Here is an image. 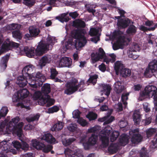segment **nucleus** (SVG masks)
<instances>
[{
    "label": "nucleus",
    "instance_id": "nucleus-16",
    "mask_svg": "<svg viewBox=\"0 0 157 157\" xmlns=\"http://www.w3.org/2000/svg\"><path fill=\"white\" fill-rule=\"evenodd\" d=\"M19 45V44L18 43L7 40L2 44V50L3 51H7L10 50L11 48H17Z\"/></svg>",
    "mask_w": 157,
    "mask_h": 157
},
{
    "label": "nucleus",
    "instance_id": "nucleus-36",
    "mask_svg": "<svg viewBox=\"0 0 157 157\" xmlns=\"http://www.w3.org/2000/svg\"><path fill=\"white\" fill-rule=\"evenodd\" d=\"M63 126L62 122L58 121L52 128L51 129L52 131H59L62 129Z\"/></svg>",
    "mask_w": 157,
    "mask_h": 157
},
{
    "label": "nucleus",
    "instance_id": "nucleus-13",
    "mask_svg": "<svg viewBox=\"0 0 157 157\" xmlns=\"http://www.w3.org/2000/svg\"><path fill=\"white\" fill-rule=\"evenodd\" d=\"M98 139V136L97 135H95L94 134H92L88 139L86 143L83 144L85 149L87 150L91 148L93 146L96 144Z\"/></svg>",
    "mask_w": 157,
    "mask_h": 157
},
{
    "label": "nucleus",
    "instance_id": "nucleus-22",
    "mask_svg": "<svg viewBox=\"0 0 157 157\" xmlns=\"http://www.w3.org/2000/svg\"><path fill=\"white\" fill-rule=\"evenodd\" d=\"M41 139L46 141L48 143L55 144L56 140L52 136L50 133H45L42 135Z\"/></svg>",
    "mask_w": 157,
    "mask_h": 157
},
{
    "label": "nucleus",
    "instance_id": "nucleus-35",
    "mask_svg": "<svg viewBox=\"0 0 157 157\" xmlns=\"http://www.w3.org/2000/svg\"><path fill=\"white\" fill-rule=\"evenodd\" d=\"M149 147L150 150L152 151H154L157 149V137L155 136L153 140H152L150 144Z\"/></svg>",
    "mask_w": 157,
    "mask_h": 157
},
{
    "label": "nucleus",
    "instance_id": "nucleus-19",
    "mask_svg": "<svg viewBox=\"0 0 157 157\" xmlns=\"http://www.w3.org/2000/svg\"><path fill=\"white\" fill-rule=\"evenodd\" d=\"M20 140L22 142L21 144L18 141H13L12 142L13 146L18 150H20V149L24 150H28L29 148V145L25 142L22 141L21 139H20Z\"/></svg>",
    "mask_w": 157,
    "mask_h": 157
},
{
    "label": "nucleus",
    "instance_id": "nucleus-64",
    "mask_svg": "<svg viewBox=\"0 0 157 157\" xmlns=\"http://www.w3.org/2000/svg\"><path fill=\"white\" fill-rule=\"evenodd\" d=\"M59 110V108L57 106H54L52 108H49L48 112L49 113H53L57 112Z\"/></svg>",
    "mask_w": 157,
    "mask_h": 157
},
{
    "label": "nucleus",
    "instance_id": "nucleus-6",
    "mask_svg": "<svg viewBox=\"0 0 157 157\" xmlns=\"http://www.w3.org/2000/svg\"><path fill=\"white\" fill-rule=\"evenodd\" d=\"M84 81L81 80L79 83L78 80L75 78H72L71 80L67 83L66 88L64 91V93L67 95H70L79 90L81 91L85 89Z\"/></svg>",
    "mask_w": 157,
    "mask_h": 157
},
{
    "label": "nucleus",
    "instance_id": "nucleus-18",
    "mask_svg": "<svg viewBox=\"0 0 157 157\" xmlns=\"http://www.w3.org/2000/svg\"><path fill=\"white\" fill-rule=\"evenodd\" d=\"M125 39L124 36H119L117 41L113 45V49L116 50L120 48L123 49L125 43Z\"/></svg>",
    "mask_w": 157,
    "mask_h": 157
},
{
    "label": "nucleus",
    "instance_id": "nucleus-59",
    "mask_svg": "<svg viewBox=\"0 0 157 157\" xmlns=\"http://www.w3.org/2000/svg\"><path fill=\"white\" fill-rule=\"evenodd\" d=\"M139 29L144 32L146 31L147 30L154 31L155 30V27H153L152 28H147L143 25H141L139 27Z\"/></svg>",
    "mask_w": 157,
    "mask_h": 157
},
{
    "label": "nucleus",
    "instance_id": "nucleus-61",
    "mask_svg": "<svg viewBox=\"0 0 157 157\" xmlns=\"http://www.w3.org/2000/svg\"><path fill=\"white\" fill-rule=\"evenodd\" d=\"M151 118L150 117L147 118L146 117V119L143 120L142 121V124L145 126L148 125L151 123Z\"/></svg>",
    "mask_w": 157,
    "mask_h": 157
},
{
    "label": "nucleus",
    "instance_id": "nucleus-24",
    "mask_svg": "<svg viewBox=\"0 0 157 157\" xmlns=\"http://www.w3.org/2000/svg\"><path fill=\"white\" fill-rule=\"evenodd\" d=\"M40 117V114L37 113L36 114L30 115L29 117L26 118V120L29 122H33L34 123V125H35L37 124Z\"/></svg>",
    "mask_w": 157,
    "mask_h": 157
},
{
    "label": "nucleus",
    "instance_id": "nucleus-33",
    "mask_svg": "<svg viewBox=\"0 0 157 157\" xmlns=\"http://www.w3.org/2000/svg\"><path fill=\"white\" fill-rule=\"evenodd\" d=\"M100 29L99 28H92L89 32V34L91 36H100L101 34L99 32Z\"/></svg>",
    "mask_w": 157,
    "mask_h": 157
},
{
    "label": "nucleus",
    "instance_id": "nucleus-42",
    "mask_svg": "<svg viewBox=\"0 0 157 157\" xmlns=\"http://www.w3.org/2000/svg\"><path fill=\"white\" fill-rule=\"evenodd\" d=\"M101 129V127L99 125H95L94 127L89 128L87 132L88 133L94 132L98 133Z\"/></svg>",
    "mask_w": 157,
    "mask_h": 157
},
{
    "label": "nucleus",
    "instance_id": "nucleus-3",
    "mask_svg": "<svg viewBox=\"0 0 157 157\" xmlns=\"http://www.w3.org/2000/svg\"><path fill=\"white\" fill-rule=\"evenodd\" d=\"M56 42L55 37L48 35L46 39V43L45 44L40 41L35 50V48L33 47L25 46L24 51L26 56L29 57H32L35 54L37 56H41L49 49L50 46L52 47Z\"/></svg>",
    "mask_w": 157,
    "mask_h": 157
},
{
    "label": "nucleus",
    "instance_id": "nucleus-29",
    "mask_svg": "<svg viewBox=\"0 0 157 157\" xmlns=\"http://www.w3.org/2000/svg\"><path fill=\"white\" fill-rule=\"evenodd\" d=\"M29 33L33 37L37 36L40 32L39 29L35 26H32L29 27Z\"/></svg>",
    "mask_w": 157,
    "mask_h": 157
},
{
    "label": "nucleus",
    "instance_id": "nucleus-5",
    "mask_svg": "<svg viewBox=\"0 0 157 157\" xmlns=\"http://www.w3.org/2000/svg\"><path fill=\"white\" fill-rule=\"evenodd\" d=\"M86 34V30L82 29L72 31L71 35L75 39V46L76 48L83 47L86 44L87 40L85 36Z\"/></svg>",
    "mask_w": 157,
    "mask_h": 157
},
{
    "label": "nucleus",
    "instance_id": "nucleus-25",
    "mask_svg": "<svg viewBox=\"0 0 157 157\" xmlns=\"http://www.w3.org/2000/svg\"><path fill=\"white\" fill-rule=\"evenodd\" d=\"M114 90L117 94L121 93L124 89V86L120 81L116 82L114 85Z\"/></svg>",
    "mask_w": 157,
    "mask_h": 157
},
{
    "label": "nucleus",
    "instance_id": "nucleus-45",
    "mask_svg": "<svg viewBox=\"0 0 157 157\" xmlns=\"http://www.w3.org/2000/svg\"><path fill=\"white\" fill-rule=\"evenodd\" d=\"M79 2L71 0L70 1H68L67 2V4L68 6L74 8H77L79 6Z\"/></svg>",
    "mask_w": 157,
    "mask_h": 157
},
{
    "label": "nucleus",
    "instance_id": "nucleus-37",
    "mask_svg": "<svg viewBox=\"0 0 157 157\" xmlns=\"http://www.w3.org/2000/svg\"><path fill=\"white\" fill-rule=\"evenodd\" d=\"M76 140V138L72 137L69 139H65L62 140V143L64 145L67 146L70 145Z\"/></svg>",
    "mask_w": 157,
    "mask_h": 157
},
{
    "label": "nucleus",
    "instance_id": "nucleus-44",
    "mask_svg": "<svg viewBox=\"0 0 157 157\" xmlns=\"http://www.w3.org/2000/svg\"><path fill=\"white\" fill-rule=\"evenodd\" d=\"M8 112V108L6 107H3L0 111V119L4 118Z\"/></svg>",
    "mask_w": 157,
    "mask_h": 157
},
{
    "label": "nucleus",
    "instance_id": "nucleus-41",
    "mask_svg": "<svg viewBox=\"0 0 157 157\" xmlns=\"http://www.w3.org/2000/svg\"><path fill=\"white\" fill-rule=\"evenodd\" d=\"M67 13H62L61 14L60 16L57 17H56V19L62 22L64 21L67 22L69 20L68 17H66V16L67 15Z\"/></svg>",
    "mask_w": 157,
    "mask_h": 157
},
{
    "label": "nucleus",
    "instance_id": "nucleus-14",
    "mask_svg": "<svg viewBox=\"0 0 157 157\" xmlns=\"http://www.w3.org/2000/svg\"><path fill=\"white\" fill-rule=\"evenodd\" d=\"M64 152L66 157H83L82 151L79 149H77L75 152L67 148L65 149Z\"/></svg>",
    "mask_w": 157,
    "mask_h": 157
},
{
    "label": "nucleus",
    "instance_id": "nucleus-23",
    "mask_svg": "<svg viewBox=\"0 0 157 157\" xmlns=\"http://www.w3.org/2000/svg\"><path fill=\"white\" fill-rule=\"evenodd\" d=\"M130 137L129 136L125 134H122L119 140V144L121 146H124L128 144Z\"/></svg>",
    "mask_w": 157,
    "mask_h": 157
},
{
    "label": "nucleus",
    "instance_id": "nucleus-34",
    "mask_svg": "<svg viewBox=\"0 0 157 157\" xmlns=\"http://www.w3.org/2000/svg\"><path fill=\"white\" fill-rule=\"evenodd\" d=\"M133 119L135 125L140 124V115L139 112H134L133 115Z\"/></svg>",
    "mask_w": 157,
    "mask_h": 157
},
{
    "label": "nucleus",
    "instance_id": "nucleus-32",
    "mask_svg": "<svg viewBox=\"0 0 157 157\" xmlns=\"http://www.w3.org/2000/svg\"><path fill=\"white\" fill-rule=\"evenodd\" d=\"M102 87L103 90L101 91L107 96H108L110 94V91L112 90V88L109 84L102 85Z\"/></svg>",
    "mask_w": 157,
    "mask_h": 157
},
{
    "label": "nucleus",
    "instance_id": "nucleus-49",
    "mask_svg": "<svg viewBox=\"0 0 157 157\" xmlns=\"http://www.w3.org/2000/svg\"><path fill=\"white\" fill-rule=\"evenodd\" d=\"M136 52L132 50H129L128 52V57L132 58L133 59H136L139 56L136 54Z\"/></svg>",
    "mask_w": 157,
    "mask_h": 157
},
{
    "label": "nucleus",
    "instance_id": "nucleus-50",
    "mask_svg": "<svg viewBox=\"0 0 157 157\" xmlns=\"http://www.w3.org/2000/svg\"><path fill=\"white\" fill-rule=\"evenodd\" d=\"M13 36L16 39H21L22 38L21 33L19 30H17L12 32Z\"/></svg>",
    "mask_w": 157,
    "mask_h": 157
},
{
    "label": "nucleus",
    "instance_id": "nucleus-58",
    "mask_svg": "<svg viewBox=\"0 0 157 157\" xmlns=\"http://www.w3.org/2000/svg\"><path fill=\"white\" fill-rule=\"evenodd\" d=\"M146 148L145 147H143L140 152V157H148V154L146 151Z\"/></svg>",
    "mask_w": 157,
    "mask_h": 157
},
{
    "label": "nucleus",
    "instance_id": "nucleus-31",
    "mask_svg": "<svg viewBox=\"0 0 157 157\" xmlns=\"http://www.w3.org/2000/svg\"><path fill=\"white\" fill-rule=\"evenodd\" d=\"M73 26L78 28H84L85 26L84 21L82 20L78 19L73 22Z\"/></svg>",
    "mask_w": 157,
    "mask_h": 157
},
{
    "label": "nucleus",
    "instance_id": "nucleus-2",
    "mask_svg": "<svg viewBox=\"0 0 157 157\" xmlns=\"http://www.w3.org/2000/svg\"><path fill=\"white\" fill-rule=\"evenodd\" d=\"M19 117H16L11 119L7 123V119H5L0 123V132L2 134H9L12 132L16 134L20 137L23 134L22 128L24 123L21 122Z\"/></svg>",
    "mask_w": 157,
    "mask_h": 157
},
{
    "label": "nucleus",
    "instance_id": "nucleus-7",
    "mask_svg": "<svg viewBox=\"0 0 157 157\" xmlns=\"http://www.w3.org/2000/svg\"><path fill=\"white\" fill-rule=\"evenodd\" d=\"M153 97L155 107V111H157V89L153 85L147 86L143 91L140 94V98L141 97L145 96Z\"/></svg>",
    "mask_w": 157,
    "mask_h": 157
},
{
    "label": "nucleus",
    "instance_id": "nucleus-27",
    "mask_svg": "<svg viewBox=\"0 0 157 157\" xmlns=\"http://www.w3.org/2000/svg\"><path fill=\"white\" fill-rule=\"evenodd\" d=\"M118 149V144H111L108 148V152L110 154H114L117 152Z\"/></svg>",
    "mask_w": 157,
    "mask_h": 157
},
{
    "label": "nucleus",
    "instance_id": "nucleus-48",
    "mask_svg": "<svg viewBox=\"0 0 157 157\" xmlns=\"http://www.w3.org/2000/svg\"><path fill=\"white\" fill-rule=\"evenodd\" d=\"M97 115L93 112H90L86 115V117L90 121L94 120L97 118Z\"/></svg>",
    "mask_w": 157,
    "mask_h": 157
},
{
    "label": "nucleus",
    "instance_id": "nucleus-56",
    "mask_svg": "<svg viewBox=\"0 0 157 157\" xmlns=\"http://www.w3.org/2000/svg\"><path fill=\"white\" fill-rule=\"evenodd\" d=\"M77 122L82 127H85L87 125L88 123L82 118H78L77 120Z\"/></svg>",
    "mask_w": 157,
    "mask_h": 157
},
{
    "label": "nucleus",
    "instance_id": "nucleus-17",
    "mask_svg": "<svg viewBox=\"0 0 157 157\" xmlns=\"http://www.w3.org/2000/svg\"><path fill=\"white\" fill-rule=\"evenodd\" d=\"M72 64V59L70 58L66 57L62 58L56 64L59 65V67H66L69 68L71 67Z\"/></svg>",
    "mask_w": 157,
    "mask_h": 157
},
{
    "label": "nucleus",
    "instance_id": "nucleus-20",
    "mask_svg": "<svg viewBox=\"0 0 157 157\" xmlns=\"http://www.w3.org/2000/svg\"><path fill=\"white\" fill-rule=\"evenodd\" d=\"M133 22L128 18H121L117 20V25L119 29H124L127 27L129 24Z\"/></svg>",
    "mask_w": 157,
    "mask_h": 157
},
{
    "label": "nucleus",
    "instance_id": "nucleus-52",
    "mask_svg": "<svg viewBox=\"0 0 157 157\" xmlns=\"http://www.w3.org/2000/svg\"><path fill=\"white\" fill-rule=\"evenodd\" d=\"M67 128L70 132H74L76 130L77 125L75 124L71 123L67 127Z\"/></svg>",
    "mask_w": 157,
    "mask_h": 157
},
{
    "label": "nucleus",
    "instance_id": "nucleus-11",
    "mask_svg": "<svg viewBox=\"0 0 157 157\" xmlns=\"http://www.w3.org/2000/svg\"><path fill=\"white\" fill-rule=\"evenodd\" d=\"M154 73L157 74V60L155 59L151 61L149 63L144 74L145 76L149 77L153 75Z\"/></svg>",
    "mask_w": 157,
    "mask_h": 157
},
{
    "label": "nucleus",
    "instance_id": "nucleus-43",
    "mask_svg": "<svg viewBox=\"0 0 157 157\" xmlns=\"http://www.w3.org/2000/svg\"><path fill=\"white\" fill-rule=\"evenodd\" d=\"M129 95V93H124L121 96V100L123 103V105L125 106V108H126L127 105V100L128 99V96Z\"/></svg>",
    "mask_w": 157,
    "mask_h": 157
},
{
    "label": "nucleus",
    "instance_id": "nucleus-39",
    "mask_svg": "<svg viewBox=\"0 0 157 157\" xmlns=\"http://www.w3.org/2000/svg\"><path fill=\"white\" fill-rule=\"evenodd\" d=\"M123 68V65L121 61H117L114 64V69L116 73L120 71Z\"/></svg>",
    "mask_w": 157,
    "mask_h": 157
},
{
    "label": "nucleus",
    "instance_id": "nucleus-54",
    "mask_svg": "<svg viewBox=\"0 0 157 157\" xmlns=\"http://www.w3.org/2000/svg\"><path fill=\"white\" fill-rule=\"evenodd\" d=\"M61 0H48V3L49 5L53 6H58V3Z\"/></svg>",
    "mask_w": 157,
    "mask_h": 157
},
{
    "label": "nucleus",
    "instance_id": "nucleus-26",
    "mask_svg": "<svg viewBox=\"0 0 157 157\" xmlns=\"http://www.w3.org/2000/svg\"><path fill=\"white\" fill-rule=\"evenodd\" d=\"M114 120V118L113 116H105L102 118L98 119V121L101 122H104V125L109 124L112 122Z\"/></svg>",
    "mask_w": 157,
    "mask_h": 157
},
{
    "label": "nucleus",
    "instance_id": "nucleus-57",
    "mask_svg": "<svg viewBox=\"0 0 157 157\" xmlns=\"http://www.w3.org/2000/svg\"><path fill=\"white\" fill-rule=\"evenodd\" d=\"M129 50H132L136 52L140 50V47L138 44L133 43Z\"/></svg>",
    "mask_w": 157,
    "mask_h": 157
},
{
    "label": "nucleus",
    "instance_id": "nucleus-38",
    "mask_svg": "<svg viewBox=\"0 0 157 157\" xmlns=\"http://www.w3.org/2000/svg\"><path fill=\"white\" fill-rule=\"evenodd\" d=\"M121 75L124 77H126L130 75L131 71L127 68H123L120 71Z\"/></svg>",
    "mask_w": 157,
    "mask_h": 157
},
{
    "label": "nucleus",
    "instance_id": "nucleus-15",
    "mask_svg": "<svg viewBox=\"0 0 157 157\" xmlns=\"http://www.w3.org/2000/svg\"><path fill=\"white\" fill-rule=\"evenodd\" d=\"M139 132V129L138 128L129 131L130 134L131 132L134 133L131 139V141L132 143L137 144L141 142L143 139V136L139 133H135Z\"/></svg>",
    "mask_w": 157,
    "mask_h": 157
},
{
    "label": "nucleus",
    "instance_id": "nucleus-12",
    "mask_svg": "<svg viewBox=\"0 0 157 157\" xmlns=\"http://www.w3.org/2000/svg\"><path fill=\"white\" fill-rule=\"evenodd\" d=\"M29 94V92L26 89H20L15 93L12 97L13 102H17L20 99L23 100L27 98Z\"/></svg>",
    "mask_w": 157,
    "mask_h": 157
},
{
    "label": "nucleus",
    "instance_id": "nucleus-4",
    "mask_svg": "<svg viewBox=\"0 0 157 157\" xmlns=\"http://www.w3.org/2000/svg\"><path fill=\"white\" fill-rule=\"evenodd\" d=\"M116 56L114 54H111L106 56L103 49L100 48L98 52L93 53L91 54V63L92 64L98 61H103L108 64L109 62H114L116 59Z\"/></svg>",
    "mask_w": 157,
    "mask_h": 157
},
{
    "label": "nucleus",
    "instance_id": "nucleus-55",
    "mask_svg": "<svg viewBox=\"0 0 157 157\" xmlns=\"http://www.w3.org/2000/svg\"><path fill=\"white\" fill-rule=\"evenodd\" d=\"M51 75L50 78L51 79L54 78L58 74V72L56 69L54 68H51L50 69Z\"/></svg>",
    "mask_w": 157,
    "mask_h": 157
},
{
    "label": "nucleus",
    "instance_id": "nucleus-21",
    "mask_svg": "<svg viewBox=\"0 0 157 157\" xmlns=\"http://www.w3.org/2000/svg\"><path fill=\"white\" fill-rule=\"evenodd\" d=\"M52 56L50 55L46 54L42 57L40 59L39 65L41 68L44 66L47 63H49L51 62Z\"/></svg>",
    "mask_w": 157,
    "mask_h": 157
},
{
    "label": "nucleus",
    "instance_id": "nucleus-62",
    "mask_svg": "<svg viewBox=\"0 0 157 157\" xmlns=\"http://www.w3.org/2000/svg\"><path fill=\"white\" fill-rule=\"evenodd\" d=\"M80 112L78 110H74L72 113L73 117L74 118H80Z\"/></svg>",
    "mask_w": 157,
    "mask_h": 157
},
{
    "label": "nucleus",
    "instance_id": "nucleus-63",
    "mask_svg": "<svg viewBox=\"0 0 157 157\" xmlns=\"http://www.w3.org/2000/svg\"><path fill=\"white\" fill-rule=\"evenodd\" d=\"M23 3L25 5L28 6H32L34 3L33 0H23Z\"/></svg>",
    "mask_w": 157,
    "mask_h": 157
},
{
    "label": "nucleus",
    "instance_id": "nucleus-51",
    "mask_svg": "<svg viewBox=\"0 0 157 157\" xmlns=\"http://www.w3.org/2000/svg\"><path fill=\"white\" fill-rule=\"evenodd\" d=\"M98 77V76L95 75L92 76H90L87 81V82L92 83L93 85H94L96 83Z\"/></svg>",
    "mask_w": 157,
    "mask_h": 157
},
{
    "label": "nucleus",
    "instance_id": "nucleus-10",
    "mask_svg": "<svg viewBox=\"0 0 157 157\" xmlns=\"http://www.w3.org/2000/svg\"><path fill=\"white\" fill-rule=\"evenodd\" d=\"M32 144L34 148L37 150H42L45 153H48L52 148L51 145H45L44 144L37 141L36 139L32 140Z\"/></svg>",
    "mask_w": 157,
    "mask_h": 157
},
{
    "label": "nucleus",
    "instance_id": "nucleus-28",
    "mask_svg": "<svg viewBox=\"0 0 157 157\" xmlns=\"http://www.w3.org/2000/svg\"><path fill=\"white\" fill-rule=\"evenodd\" d=\"M9 58V56L6 55L3 57L1 59V63L0 64V66L1 69L3 71H4L6 69L7 67V63Z\"/></svg>",
    "mask_w": 157,
    "mask_h": 157
},
{
    "label": "nucleus",
    "instance_id": "nucleus-40",
    "mask_svg": "<svg viewBox=\"0 0 157 157\" xmlns=\"http://www.w3.org/2000/svg\"><path fill=\"white\" fill-rule=\"evenodd\" d=\"M41 89L43 93L45 95H48L50 92V86L49 84H44Z\"/></svg>",
    "mask_w": 157,
    "mask_h": 157
},
{
    "label": "nucleus",
    "instance_id": "nucleus-53",
    "mask_svg": "<svg viewBox=\"0 0 157 157\" xmlns=\"http://www.w3.org/2000/svg\"><path fill=\"white\" fill-rule=\"evenodd\" d=\"M145 25L148 26V28L155 27V29L157 28V23L155 24L152 21H147L145 22Z\"/></svg>",
    "mask_w": 157,
    "mask_h": 157
},
{
    "label": "nucleus",
    "instance_id": "nucleus-8",
    "mask_svg": "<svg viewBox=\"0 0 157 157\" xmlns=\"http://www.w3.org/2000/svg\"><path fill=\"white\" fill-rule=\"evenodd\" d=\"M33 98L34 100H38L39 105H43L47 103L46 106L49 107L53 104L54 101L49 98L48 95H43L42 93L40 91H37L34 94Z\"/></svg>",
    "mask_w": 157,
    "mask_h": 157
},
{
    "label": "nucleus",
    "instance_id": "nucleus-47",
    "mask_svg": "<svg viewBox=\"0 0 157 157\" xmlns=\"http://www.w3.org/2000/svg\"><path fill=\"white\" fill-rule=\"evenodd\" d=\"M156 131V129L155 128H150L148 129L146 131L147 138H149L151 137L153 134H154Z\"/></svg>",
    "mask_w": 157,
    "mask_h": 157
},
{
    "label": "nucleus",
    "instance_id": "nucleus-1",
    "mask_svg": "<svg viewBox=\"0 0 157 157\" xmlns=\"http://www.w3.org/2000/svg\"><path fill=\"white\" fill-rule=\"evenodd\" d=\"M34 68V67L31 64L26 65L23 68L22 75L19 76L17 79L16 83L20 87H24L28 83L31 90H35L42 86L45 77L40 72L36 74H30Z\"/></svg>",
    "mask_w": 157,
    "mask_h": 157
},
{
    "label": "nucleus",
    "instance_id": "nucleus-60",
    "mask_svg": "<svg viewBox=\"0 0 157 157\" xmlns=\"http://www.w3.org/2000/svg\"><path fill=\"white\" fill-rule=\"evenodd\" d=\"M19 25L17 24L13 23L7 26V29L9 30H14L17 29L19 27Z\"/></svg>",
    "mask_w": 157,
    "mask_h": 157
},
{
    "label": "nucleus",
    "instance_id": "nucleus-9",
    "mask_svg": "<svg viewBox=\"0 0 157 157\" xmlns=\"http://www.w3.org/2000/svg\"><path fill=\"white\" fill-rule=\"evenodd\" d=\"M112 130V128L108 125L100 132L99 136L101 141V147H105L108 145L109 135Z\"/></svg>",
    "mask_w": 157,
    "mask_h": 157
},
{
    "label": "nucleus",
    "instance_id": "nucleus-30",
    "mask_svg": "<svg viewBox=\"0 0 157 157\" xmlns=\"http://www.w3.org/2000/svg\"><path fill=\"white\" fill-rule=\"evenodd\" d=\"M137 29L133 25H131L129 26L126 31V33L129 36H133L136 33Z\"/></svg>",
    "mask_w": 157,
    "mask_h": 157
},
{
    "label": "nucleus",
    "instance_id": "nucleus-46",
    "mask_svg": "<svg viewBox=\"0 0 157 157\" xmlns=\"http://www.w3.org/2000/svg\"><path fill=\"white\" fill-rule=\"evenodd\" d=\"M119 132L117 131H113L110 136V140L111 142H113L116 140L119 135Z\"/></svg>",
    "mask_w": 157,
    "mask_h": 157
}]
</instances>
